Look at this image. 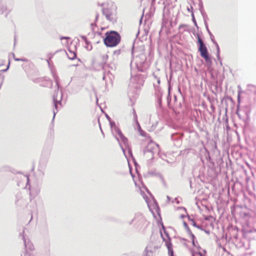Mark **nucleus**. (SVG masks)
I'll use <instances>...</instances> for the list:
<instances>
[{
    "label": "nucleus",
    "instance_id": "f257e3e1",
    "mask_svg": "<svg viewBox=\"0 0 256 256\" xmlns=\"http://www.w3.org/2000/svg\"><path fill=\"white\" fill-rule=\"evenodd\" d=\"M105 36L104 43L107 47L116 46L121 40L120 34L116 31L108 32L105 34Z\"/></svg>",
    "mask_w": 256,
    "mask_h": 256
},
{
    "label": "nucleus",
    "instance_id": "9b49d317",
    "mask_svg": "<svg viewBox=\"0 0 256 256\" xmlns=\"http://www.w3.org/2000/svg\"><path fill=\"white\" fill-rule=\"evenodd\" d=\"M183 224H186V222H185V221H184V222H183Z\"/></svg>",
    "mask_w": 256,
    "mask_h": 256
},
{
    "label": "nucleus",
    "instance_id": "0eeeda50",
    "mask_svg": "<svg viewBox=\"0 0 256 256\" xmlns=\"http://www.w3.org/2000/svg\"><path fill=\"white\" fill-rule=\"evenodd\" d=\"M70 56H69V58L71 60H74L76 57V54L74 52H70Z\"/></svg>",
    "mask_w": 256,
    "mask_h": 256
},
{
    "label": "nucleus",
    "instance_id": "f03ea898",
    "mask_svg": "<svg viewBox=\"0 0 256 256\" xmlns=\"http://www.w3.org/2000/svg\"><path fill=\"white\" fill-rule=\"evenodd\" d=\"M102 14L109 20H114L116 16V8L114 6H106L102 9Z\"/></svg>",
    "mask_w": 256,
    "mask_h": 256
},
{
    "label": "nucleus",
    "instance_id": "9d476101",
    "mask_svg": "<svg viewBox=\"0 0 256 256\" xmlns=\"http://www.w3.org/2000/svg\"><path fill=\"white\" fill-rule=\"evenodd\" d=\"M69 38L68 37H62L60 38V40H62V39H68Z\"/></svg>",
    "mask_w": 256,
    "mask_h": 256
},
{
    "label": "nucleus",
    "instance_id": "7ed1b4c3",
    "mask_svg": "<svg viewBox=\"0 0 256 256\" xmlns=\"http://www.w3.org/2000/svg\"><path fill=\"white\" fill-rule=\"evenodd\" d=\"M197 38L199 44L198 51L200 52V56L205 60L206 62H208L210 61V60L208 56V49L199 35L197 36Z\"/></svg>",
    "mask_w": 256,
    "mask_h": 256
},
{
    "label": "nucleus",
    "instance_id": "39448f33",
    "mask_svg": "<svg viewBox=\"0 0 256 256\" xmlns=\"http://www.w3.org/2000/svg\"><path fill=\"white\" fill-rule=\"evenodd\" d=\"M116 132L118 133V134L119 135L120 137L122 139V138H124L122 132H121V131L120 130L118 129L116 130Z\"/></svg>",
    "mask_w": 256,
    "mask_h": 256
},
{
    "label": "nucleus",
    "instance_id": "1a4fd4ad",
    "mask_svg": "<svg viewBox=\"0 0 256 256\" xmlns=\"http://www.w3.org/2000/svg\"><path fill=\"white\" fill-rule=\"evenodd\" d=\"M180 218H188L186 215H181Z\"/></svg>",
    "mask_w": 256,
    "mask_h": 256
},
{
    "label": "nucleus",
    "instance_id": "6e6552de",
    "mask_svg": "<svg viewBox=\"0 0 256 256\" xmlns=\"http://www.w3.org/2000/svg\"><path fill=\"white\" fill-rule=\"evenodd\" d=\"M192 256H202V255L200 252H196L192 254Z\"/></svg>",
    "mask_w": 256,
    "mask_h": 256
},
{
    "label": "nucleus",
    "instance_id": "20e7f679",
    "mask_svg": "<svg viewBox=\"0 0 256 256\" xmlns=\"http://www.w3.org/2000/svg\"><path fill=\"white\" fill-rule=\"evenodd\" d=\"M170 246H171L170 244L167 245L168 248V253L170 254L171 256H173V251H172V248L170 247Z\"/></svg>",
    "mask_w": 256,
    "mask_h": 256
},
{
    "label": "nucleus",
    "instance_id": "423d86ee",
    "mask_svg": "<svg viewBox=\"0 0 256 256\" xmlns=\"http://www.w3.org/2000/svg\"><path fill=\"white\" fill-rule=\"evenodd\" d=\"M158 220L156 222L157 224H162V218H161L160 216V214H158Z\"/></svg>",
    "mask_w": 256,
    "mask_h": 256
}]
</instances>
